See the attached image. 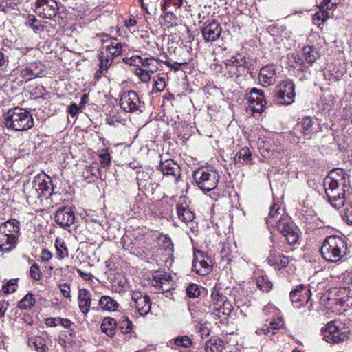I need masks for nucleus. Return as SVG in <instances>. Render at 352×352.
Instances as JSON below:
<instances>
[{
	"mask_svg": "<svg viewBox=\"0 0 352 352\" xmlns=\"http://www.w3.org/2000/svg\"><path fill=\"white\" fill-rule=\"evenodd\" d=\"M345 174L342 169H334L324 179L323 185L329 202L336 209L343 207L348 198L346 190L340 188V185L344 184Z\"/></svg>",
	"mask_w": 352,
	"mask_h": 352,
	"instance_id": "1",
	"label": "nucleus"
},
{
	"mask_svg": "<svg viewBox=\"0 0 352 352\" xmlns=\"http://www.w3.org/2000/svg\"><path fill=\"white\" fill-rule=\"evenodd\" d=\"M265 221L269 228H276L285 236L288 244L294 245L298 241L299 236L296 228L283 213L281 214L280 207L277 204L271 206Z\"/></svg>",
	"mask_w": 352,
	"mask_h": 352,
	"instance_id": "2",
	"label": "nucleus"
},
{
	"mask_svg": "<svg viewBox=\"0 0 352 352\" xmlns=\"http://www.w3.org/2000/svg\"><path fill=\"white\" fill-rule=\"evenodd\" d=\"M320 252L328 262L340 261L347 253L346 241L339 236H329L324 239L320 248Z\"/></svg>",
	"mask_w": 352,
	"mask_h": 352,
	"instance_id": "3",
	"label": "nucleus"
},
{
	"mask_svg": "<svg viewBox=\"0 0 352 352\" xmlns=\"http://www.w3.org/2000/svg\"><path fill=\"white\" fill-rule=\"evenodd\" d=\"M5 125L16 131H28L34 126V120L28 111L15 107L5 114Z\"/></svg>",
	"mask_w": 352,
	"mask_h": 352,
	"instance_id": "4",
	"label": "nucleus"
},
{
	"mask_svg": "<svg viewBox=\"0 0 352 352\" xmlns=\"http://www.w3.org/2000/svg\"><path fill=\"white\" fill-rule=\"evenodd\" d=\"M349 327L340 321H331L323 331L324 339L329 343L338 344L349 338Z\"/></svg>",
	"mask_w": 352,
	"mask_h": 352,
	"instance_id": "5",
	"label": "nucleus"
},
{
	"mask_svg": "<svg viewBox=\"0 0 352 352\" xmlns=\"http://www.w3.org/2000/svg\"><path fill=\"white\" fill-rule=\"evenodd\" d=\"M192 177L196 185L203 191L214 189L219 180V175L214 169H197L193 172Z\"/></svg>",
	"mask_w": 352,
	"mask_h": 352,
	"instance_id": "6",
	"label": "nucleus"
},
{
	"mask_svg": "<svg viewBox=\"0 0 352 352\" xmlns=\"http://www.w3.org/2000/svg\"><path fill=\"white\" fill-rule=\"evenodd\" d=\"M295 85L290 80L280 82L276 87L274 100L280 104H291L294 101Z\"/></svg>",
	"mask_w": 352,
	"mask_h": 352,
	"instance_id": "7",
	"label": "nucleus"
},
{
	"mask_svg": "<svg viewBox=\"0 0 352 352\" xmlns=\"http://www.w3.org/2000/svg\"><path fill=\"white\" fill-rule=\"evenodd\" d=\"M136 179L140 190L145 192L153 193L159 185L152 168H147L138 171Z\"/></svg>",
	"mask_w": 352,
	"mask_h": 352,
	"instance_id": "8",
	"label": "nucleus"
},
{
	"mask_svg": "<svg viewBox=\"0 0 352 352\" xmlns=\"http://www.w3.org/2000/svg\"><path fill=\"white\" fill-rule=\"evenodd\" d=\"M228 71V78H238L250 74L249 63L245 59L239 60L235 58L227 60L225 63Z\"/></svg>",
	"mask_w": 352,
	"mask_h": 352,
	"instance_id": "9",
	"label": "nucleus"
},
{
	"mask_svg": "<svg viewBox=\"0 0 352 352\" xmlns=\"http://www.w3.org/2000/svg\"><path fill=\"white\" fill-rule=\"evenodd\" d=\"M141 102L135 91H126L120 95V106L126 112L133 113L140 109Z\"/></svg>",
	"mask_w": 352,
	"mask_h": 352,
	"instance_id": "10",
	"label": "nucleus"
},
{
	"mask_svg": "<svg viewBox=\"0 0 352 352\" xmlns=\"http://www.w3.org/2000/svg\"><path fill=\"white\" fill-rule=\"evenodd\" d=\"M34 11L39 16L51 19L58 12V3L55 0H37Z\"/></svg>",
	"mask_w": 352,
	"mask_h": 352,
	"instance_id": "11",
	"label": "nucleus"
},
{
	"mask_svg": "<svg viewBox=\"0 0 352 352\" xmlns=\"http://www.w3.org/2000/svg\"><path fill=\"white\" fill-rule=\"evenodd\" d=\"M222 305L223 315L226 318L232 312L233 307L230 301H228L226 296L221 294L217 287H213L210 295V309H215Z\"/></svg>",
	"mask_w": 352,
	"mask_h": 352,
	"instance_id": "12",
	"label": "nucleus"
},
{
	"mask_svg": "<svg viewBox=\"0 0 352 352\" xmlns=\"http://www.w3.org/2000/svg\"><path fill=\"white\" fill-rule=\"evenodd\" d=\"M54 219L56 223L60 227L66 228L74 223L75 214L70 208H59L55 213Z\"/></svg>",
	"mask_w": 352,
	"mask_h": 352,
	"instance_id": "13",
	"label": "nucleus"
},
{
	"mask_svg": "<svg viewBox=\"0 0 352 352\" xmlns=\"http://www.w3.org/2000/svg\"><path fill=\"white\" fill-rule=\"evenodd\" d=\"M248 100L252 110L257 113L261 112L266 104L263 91L257 88H252L250 90L248 95Z\"/></svg>",
	"mask_w": 352,
	"mask_h": 352,
	"instance_id": "14",
	"label": "nucleus"
},
{
	"mask_svg": "<svg viewBox=\"0 0 352 352\" xmlns=\"http://www.w3.org/2000/svg\"><path fill=\"white\" fill-rule=\"evenodd\" d=\"M131 299L135 302L137 311L140 315L147 314L151 307V301L148 296L143 295L140 292L134 291Z\"/></svg>",
	"mask_w": 352,
	"mask_h": 352,
	"instance_id": "15",
	"label": "nucleus"
},
{
	"mask_svg": "<svg viewBox=\"0 0 352 352\" xmlns=\"http://www.w3.org/2000/svg\"><path fill=\"white\" fill-rule=\"evenodd\" d=\"M32 188L36 190L38 195L47 197L51 195L52 184L49 177L45 179L44 175H38L32 182Z\"/></svg>",
	"mask_w": 352,
	"mask_h": 352,
	"instance_id": "16",
	"label": "nucleus"
},
{
	"mask_svg": "<svg viewBox=\"0 0 352 352\" xmlns=\"http://www.w3.org/2000/svg\"><path fill=\"white\" fill-rule=\"evenodd\" d=\"M276 73L274 65H267L261 69L258 80L262 86L268 87L273 85L276 82Z\"/></svg>",
	"mask_w": 352,
	"mask_h": 352,
	"instance_id": "17",
	"label": "nucleus"
},
{
	"mask_svg": "<svg viewBox=\"0 0 352 352\" xmlns=\"http://www.w3.org/2000/svg\"><path fill=\"white\" fill-rule=\"evenodd\" d=\"M160 169L164 175L173 176L175 183L179 182L181 176V170L179 166L173 160H166L161 162Z\"/></svg>",
	"mask_w": 352,
	"mask_h": 352,
	"instance_id": "18",
	"label": "nucleus"
},
{
	"mask_svg": "<svg viewBox=\"0 0 352 352\" xmlns=\"http://www.w3.org/2000/svg\"><path fill=\"white\" fill-rule=\"evenodd\" d=\"M222 32L221 25L216 21L207 24L201 30V33L206 42H214L217 41Z\"/></svg>",
	"mask_w": 352,
	"mask_h": 352,
	"instance_id": "19",
	"label": "nucleus"
},
{
	"mask_svg": "<svg viewBox=\"0 0 352 352\" xmlns=\"http://www.w3.org/2000/svg\"><path fill=\"white\" fill-rule=\"evenodd\" d=\"M0 233L8 234L19 237L20 223L15 219H11L0 225Z\"/></svg>",
	"mask_w": 352,
	"mask_h": 352,
	"instance_id": "20",
	"label": "nucleus"
},
{
	"mask_svg": "<svg viewBox=\"0 0 352 352\" xmlns=\"http://www.w3.org/2000/svg\"><path fill=\"white\" fill-rule=\"evenodd\" d=\"M91 297L90 292L85 288L79 289L78 302L80 311L86 315L90 309L91 306Z\"/></svg>",
	"mask_w": 352,
	"mask_h": 352,
	"instance_id": "21",
	"label": "nucleus"
},
{
	"mask_svg": "<svg viewBox=\"0 0 352 352\" xmlns=\"http://www.w3.org/2000/svg\"><path fill=\"white\" fill-rule=\"evenodd\" d=\"M19 237L0 233V249L5 252H10L14 249L18 243Z\"/></svg>",
	"mask_w": 352,
	"mask_h": 352,
	"instance_id": "22",
	"label": "nucleus"
},
{
	"mask_svg": "<svg viewBox=\"0 0 352 352\" xmlns=\"http://www.w3.org/2000/svg\"><path fill=\"white\" fill-rule=\"evenodd\" d=\"M176 210L179 219L184 223L192 222L195 219V214L190 210L186 204H177Z\"/></svg>",
	"mask_w": 352,
	"mask_h": 352,
	"instance_id": "23",
	"label": "nucleus"
},
{
	"mask_svg": "<svg viewBox=\"0 0 352 352\" xmlns=\"http://www.w3.org/2000/svg\"><path fill=\"white\" fill-rule=\"evenodd\" d=\"M118 322L113 318L105 317L101 323L100 328L103 333L110 338L115 336V329Z\"/></svg>",
	"mask_w": 352,
	"mask_h": 352,
	"instance_id": "24",
	"label": "nucleus"
},
{
	"mask_svg": "<svg viewBox=\"0 0 352 352\" xmlns=\"http://www.w3.org/2000/svg\"><path fill=\"white\" fill-rule=\"evenodd\" d=\"M162 63V60H160L153 56H149L143 58L142 66L146 67L148 72L154 74L159 70Z\"/></svg>",
	"mask_w": 352,
	"mask_h": 352,
	"instance_id": "25",
	"label": "nucleus"
},
{
	"mask_svg": "<svg viewBox=\"0 0 352 352\" xmlns=\"http://www.w3.org/2000/svg\"><path fill=\"white\" fill-rule=\"evenodd\" d=\"M99 305L103 310L116 311L119 306L117 301L109 296H102L99 300Z\"/></svg>",
	"mask_w": 352,
	"mask_h": 352,
	"instance_id": "26",
	"label": "nucleus"
},
{
	"mask_svg": "<svg viewBox=\"0 0 352 352\" xmlns=\"http://www.w3.org/2000/svg\"><path fill=\"white\" fill-rule=\"evenodd\" d=\"M223 349V342L219 338H211L205 344L206 352H222Z\"/></svg>",
	"mask_w": 352,
	"mask_h": 352,
	"instance_id": "27",
	"label": "nucleus"
},
{
	"mask_svg": "<svg viewBox=\"0 0 352 352\" xmlns=\"http://www.w3.org/2000/svg\"><path fill=\"white\" fill-rule=\"evenodd\" d=\"M42 69L39 68L38 63H32L22 71V74L23 76L29 80L38 77Z\"/></svg>",
	"mask_w": 352,
	"mask_h": 352,
	"instance_id": "28",
	"label": "nucleus"
},
{
	"mask_svg": "<svg viewBox=\"0 0 352 352\" xmlns=\"http://www.w3.org/2000/svg\"><path fill=\"white\" fill-rule=\"evenodd\" d=\"M100 175V169L98 166H89L82 173L84 179L88 183L96 181Z\"/></svg>",
	"mask_w": 352,
	"mask_h": 352,
	"instance_id": "29",
	"label": "nucleus"
},
{
	"mask_svg": "<svg viewBox=\"0 0 352 352\" xmlns=\"http://www.w3.org/2000/svg\"><path fill=\"white\" fill-rule=\"evenodd\" d=\"M236 164H251V153L248 148H242L235 155L234 158Z\"/></svg>",
	"mask_w": 352,
	"mask_h": 352,
	"instance_id": "30",
	"label": "nucleus"
},
{
	"mask_svg": "<svg viewBox=\"0 0 352 352\" xmlns=\"http://www.w3.org/2000/svg\"><path fill=\"white\" fill-rule=\"evenodd\" d=\"M211 265L204 259L192 262V270L199 275H206L211 271Z\"/></svg>",
	"mask_w": 352,
	"mask_h": 352,
	"instance_id": "31",
	"label": "nucleus"
},
{
	"mask_svg": "<svg viewBox=\"0 0 352 352\" xmlns=\"http://www.w3.org/2000/svg\"><path fill=\"white\" fill-rule=\"evenodd\" d=\"M36 300L32 293L27 294L17 304L20 309H30L35 304Z\"/></svg>",
	"mask_w": 352,
	"mask_h": 352,
	"instance_id": "32",
	"label": "nucleus"
},
{
	"mask_svg": "<svg viewBox=\"0 0 352 352\" xmlns=\"http://www.w3.org/2000/svg\"><path fill=\"white\" fill-rule=\"evenodd\" d=\"M29 345L34 347L37 352H45L47 348L45 339L39 336L30 338Z\"/></svg>",
	"mask_w": 352,
	"mask_h": 352,
	"instance_id": "33",
	"label": "nucleus"
},
{
	"mask_svg": "<svg viewBox=\"0 0 352 352\" xmlns=\"http://www.w3.org/2000/svg\"><path fill=\"white\" fill-rule=\"evenodd\" d=\"M117 326L122 333L127 334L131 332L133 323L127 316H123L118 320Z\"/></svg>",
	"mask_w": 352,
	"mask_h": 352,
	"instance_id": "34",
	"label": "nucleus"
},
{
	"mask_svg": "<svg viewBox=\"0 0 352 352\" xmlns=\"http://www.w3.org/2000/svg\"><path fill=\"white\" fill-rule=\"evenodd\" d=\"M303 53L305 60L312 64L318 58L319 54L317 50L312 46H306L303 48Z\"/></svg>",
	"mask_w": 352,
	"mask_h": 352,
	"instance_id": "35",
	"label": "nucleus"
},
{
	"mask_svg": "<svg viewBox=\"0 0 352 352\" xmlns=\"http://www.w3.org/2000/svg\"><path fill=\"white\" fill-rule=\"evenodd\" d=\"M106 51L109 56L113 58L117 57L122 52V44L121 43L111 42L110 45H107Z\"/></svg>",
	"mask_w": 352,
	"mask_h": 352,
	"instance_id": "36",
	"label": "nucleus"
},
{
	"mask_svg": "<svg viewBox=\"0 0 352 352\" xmlns=\"http://www.w3.org/2000/svg\"><path fill=\"white\" fill-rule=\"evenodd\" d=\"M164 12V15L162 16V19L164 20V23L167 28H170L176 25V16L170 10L162 9Z\"/></svg>",
	"mask_w": 352,
	"mask_h": 352,
	"instance_id": "37",
	"label": "nucleus"
},
{
	"mask_svg": "<svg viewBox=\"0 0 352 352\" xmlns=\"http://www.w3.org/2000/svg\"><path fill=\"white\" fill-rule=\"evenodd\" d=\"M56 254L59 259H62L68 256V251L65 243L60 239H56L55 242Z\"/></svg>",
	"mask_w": 352,
	"mask_h": 352,
	"instance_id": "38",
	"label": "nucleus"
},
{
	"mask_svg": "<svg viewBox=\"0 0 352 352\" xmlns=\"http://www.w3.org/2000/svg\"><path fill=\"white\" fill-rule=\"evenodd\" d=\"M330 15L326 10H320L317 12L313 16V21L315 25L320 26L324 23L329 18Z\"/></svg>",
	"mask_w": 352,
	"mask_h": 352,
	"instance_id": "39",
	"label": "nucleus"
},
{
	"mask_svg": "<svg viewBox=\"0 0 352 352\" xmlns=\"http://www.w3.org/2000/svg\"><path fill=\"white\" fill-rule=\"evenodd\" d=\"M284 325V321L282 318L272 319L269 325H267L268 328L270 329V337L276 334V330L283 328Z\"/></svg>",
	"mask_w": 352,
	"mask_h": 352,
	"instance_id": "40",
	"label": "nucleus"
},
{
	"mask_svg": "<svg viewBox=\"0 0 352 352\" xmlns=\"http://www.w3.org/2000/svg\"><path fill=\"white\" fill-rule=\"evenodd\" d=\"M153 278L157 283H160L164 284L166 282H170L172 279V277L170 275H168L166 273L162 271H155L153 273Z\"/></svg>",
	"mask_w": 352,
	"mask_h": 352,
	"instance_id": "41",
	"label": "nucleus"
},
{
	"mask_svg": "<svg viewBox=\"0 0 352 352\" xmlns=\"http://www.w3.org/2000/svg\"><path fill=\"white\" fill-rule=\"evenodd\" d=\"M257 286L263 292H267L271 289L272 284L267 276H261L257 279Z\"/></svg>",
	"mask_w": 352,
	"mask_h": 352,
	"instance_id": "42",
	"label": "nucleus"
},
{
	"mask_svg": "<svg viewBox=\"0 0 352 352\" xmlns=\"http://www.w3.org/2000/svg\"><path fill=\"white\" fill-rule=\"evenodd\" d=\"M305 289V285L300 284L290 292V297L293 302L302 301V292Z\"/></svg>",
	"mask_w": 352,
	"mask_h": 352,
	"instance_id": "43",
	"label": "nucleus"
},
{
	"mask_svg": "<svg viewBox=\"0 0 352 352\" xmlns=\"http://www.w3.org/2000/svg\"><path fill=\"white\" fill-rule=\"evenodd\" d=\"M302 133L305 135H309L312 131L313 120L310 117L303 118L301 122Z\"/></svg>",
	"mask_w": 352,
	"mask_h": 352,
	"instance_id": "44",
	"label": "nucleus"
},
{
	"mask_svg": "<svg viewBox=\"0 0 352 352\" xmlns=\"http://www.w3.org/2000/svg\"><path fill=\"white\" fill-rule=\"evenodd\" d=\"M100 58V70L102 72L103 70H107L110 65L113 63V58L111 56H109L108 54L104 57V53L102 52L99 55Z\"/></svg>",
	"mask_w": 352,
	"mask_h": 352,
	"instance_id": "45",
	"label": "nucleus"
},
{
	"mask_svg": "<svg viewBox=\"0 0 352 352\" xmlns=\"http://www.w3.org/2000/svg\"><path fill=\"white\" fill-rule=\"evenodd\" d=\"M175 344L178 346L188 348L192 344V341L187 336H179L175 339Z\"/></svg>",
	"mask_w": 352,
	"mask_h": 352,
	"instance_id": "46",
	"label": "nucleus"
},
{
	"mask_svg": "<svg viewBox=\"0 0 352 352\" xmlns=\"http://www.w3.org/2000/svg\"><path fill=\"white\" fill-rule=\"evenodd\" d=\"M135 74L138 76L142 82H148L151 80V76L148 71L145 70L142 67H138L135 68Z\"/></svg>",
	"mask_w": 352,
	"mask_h": 352,
	"instance_id": "47",
	"label": "nucleus"
},
{
	"mask_svg": "<svg viewBox=\"0 0 352 352\" xmlns=\"http://www.w3.org/2000/svg\"><path fill=\"white\" fill-rule=\"evenodd\" d=\"M186 295L190 298H197L200 294V290L197 284H190L186 290Z\"/></svg>",
	"mask_w": 352,
	"mask_h": 352,
	"instance_id": "48",
	"label": "nucleus"
},
{
	"mask_svg": "<svg viewBox=\"0 0 352 352\" xmlns=\"http://www.w3.org/2000/svg\"><path fill=\"white\" fill-rule=\"evenodd\" d=\"M17 279H11L2 286V291L5 294H11L16 290Z\"/></svg>",
	"mask_w": 352,
	"mask_h": 352,
	"instance_id": "49",
	"label": "nucleus"
},
{
	"mask_svg": "<svg viewBox=\"0 0 352 352\" xmlns=\"http://www.w3.org/2000/svg\"><path fill=\"white\" fill-rule=\"evenodd\" d=\"M99 158L100 163L103 167H107L111 164V156L107 149L102 150Z\"/></svg>",
	"mask_w": 352,
	"mask_h": 352,
	"instance_id": "50",
	"label": "nucleus"
},
{
	"mask_svg": "<svg viewBox=\"0 0 352 352\" xmlns=\"http://www.w3.org/2000/svg\"><path fill=\"white\" fill-rule=\"evenodd\" d=\"M166 87L165 79L162 76H156L155 79L153 91L155 92H162Z\"/></svg>",
	"mask_w": 352,
	"mask_h": 352,
	"instance_id": "51",
	"label": "nucleus"
},
{
	"mask_svg": "<svg viewBox=\"0 0 352 352\" xmlns=\"http://www.w3.org/2000/svg\"><path fill=\"white\" fill-rule=\"evenodd\" d=\"M164 3H162V9L168 10L171 6L175 7L176 9L179 8L183 3L182 0H163Z\"/></svg>",
	"mask_w": 352,
	"mask_h": 352,
	"instance_id": "52",
	"label": "nucleus"
},
{
	"mask_svg": "<svg viewBox=\"0 0 352 352\" xmlns=\"http://www.w3.org/2000/svg\"><path fill=\"white\" fill-rule=\"evenodd\" d=\"M30 275L36 280H40L42 278V274L38 264L34 263L32 265L30 269Z\"/></svg>",
	"mask_w": 352,
	"mask_h": 352,
	"instance_id": "53",
	"label": "nucleus"
},
{
	"mask_svg": "<svg viewBox=\"0 0 352 352\" xmlns=\"http://www.w3.org/2000/svg\"><path fill=\"white\" fill-rule=\"evenodd\" d=\"M143 60V58L140 57V56H133L130 58H125L123 59V61L130 65L133 66H139L140 65H142V62Z\"/></svg>",
	"mask_w": 352,
	"mask_h": 352,
	"instance_id": "54",
	"label": "nucleus"
},
{
	"mask_svg": "<svg viewBox=\"0 0 352 352\" xmlns=\"http://www.w3.org/2000/svg\"><path fill=\"white\" fill-rule=\"evenodd\" d=\"M343 217L348 224L352 225V204H349V206H346L344 209Z\"/></svg>",
	"mask_w": 352,
	"mask_h": 352,
	"instance_id": "55",
	"label": "nucleus"
},
{
	"mask_svg": "<svg viewBox=\"0 0 352 352\" xmlns=\"http://www.w3.org/2000/svg\"><path fill=\"white\" fill-rule=\"evenodd\" d=\"M59 323L64 328L73 331L72 326L74 322L71 320L59 317Z\"/></svg>",
	"mask_w": 352,
	"mask_h": 352,
	"instance_id": "56",
	"label": "nucleus"
},
{
	"mask_svg": "<svg viewBox=\"0 0 352 352\" xmlns=\"http://www.w3.org/2000/svg\"><path fill=\"white\" fill-rule=\"evenodd\" d=\"M59 289L63 296L67 298H70V287L67 283L60 284Z\"/></svg>",
	"mask_w": 352,
	"mask_h": 352,
	"instance_id": "57",
	"label": "nucleus"
},
{
	"mask_svg": "<svg viewBox=\"0 0 352 352\" xmlns=\"http://www.w3.org/2000/svg\"><path fill=\"white\" fill-rule=\"evenodd\" d=\"M28 22L25 23L26 25H28L30 28H32L34 30V32H36L40 29L38 25H34V23L37 21V19L35 17V16L32 14H29L28 16Z\"/></svg>",
	"mask_w": 352,
	"mask_h": 352,
	"instance_id": "58",
	"label": "nucleus"
},
{
	"mask_svg": "<svg viewBox=\"0 0 352 352\" xmlns=\"http://www.w3.org/2000/svg\"><path fill=\"white\" fill-rule=\"evenodd\" d=\"M45 324L47 327H54L60 324L59 323V317H51L45 319Z\"/></svg>",
	"mask_w": 352,
	"mask_h": 352,
	"instance_id": "59",
	"label": "nucleus"
},
{
	"mask_svg": "<svg viewBox=\"0 0 352 352\" xmlns=\"http://www.w3.org/2000/svg\"><path fill=\"white\" fill-rule=\"evenodd\" d=\"M271 241L272 243V245L270 247L269 255L276 257L280 256L278 251L277 245L273 237H271Z\"/></svg>",
	"mask_w": 352,
	"mask_h": 352,
	"instance_id": "60",
	"label": "nucleus"
},
{
	"mask_svg": "<svg viewBox=\"0 0 352 352\" xmlns=\"http://www.w3.org/2000/svg\"><path fill=\"white\" fill-rule=\"evenodd\" d=\"M208 256L201 250H197L194 252V259L192 262L200 261L205 259Z\"/></svg>",
	"mask_w": 352,
	"mask_h": 352,
	"instance_id": "61",
	"label": "nucleus"
},
{
	"mask_svg": "<svg viewBox=\"0 0 352 352\" xmlns=\"http://www.w3.org/2000/svg\"><path fill=\"white\" fill-rule=\"evenodd\" d=\"M280 261L279 263L278 262V265H276V270L277 269L280 270L281 268L286 267L289 262L288 256L281 255V256H280Z\"/></svg>",
	"mask_w": 352,
	"mask_h": 352,
	"instance_id": "62",
	"label": "nucleus"
},
{
	"mask_svg": "<svg viewBox=\"0 0 352 352\" xmlns=\"http://www.w3.org/2000/svg\"><path fill=\"white\" fill-rule=\"evenodd\" d=\"M255 333L258 336L265 335L270 336V329L268 328L267 324H265L262 328L257 329Z\"/></svg>",
	"mask_w": 352,
	"mask_h": 352,
	"instance_id": "63",
	"label": "nucleus"
},
{
	"mask_svg": "<svg viewBox=\"0 0 352 352\" xmlns=\"http://www.w3.org/2000/svg\"><path fill=\"white\" fill-rule=\"evenodd\" d=\"M52 256V254L50 250H48L47 249H44L42 250L41 254V258L42 261H44V262L49 261L51 259Z\"/></svg>",
	"mask_w": 352,
	"mask_h": 352,
	"instance_id": "64",
	"label": "nucleus"
}]
</instances>
